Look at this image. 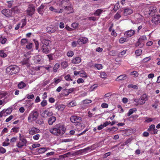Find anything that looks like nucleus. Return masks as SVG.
<instances>
[{
	"label": "nucleus",
	"instance_id": "obj_28",
	"mask_svg": "<svg viewBox=\"0 0 160 160\" xmlns=\"http://www.w3.org/2000/svg\"><path fill=\"white\" fill-rule=\"evenodd\" d=\"M49 9L51 11H53L55 12L58 13H60L61 12L59 11L58 9L54 8V7L52 6L50 7L49 8Z\"/></svg>",
	"mask_w": 160,
	"mask_h": 160
},
{
	"label": "nucleus",
	"instance_id": "obj_29",
	"mask_svg": "<svg viewBox=\"0 0 160 160\" xmlns=\"http://www.w3.org/2000/svg\"><path fill=\"white\" fill-rule=\"evenodd\" d=\"M26 84L23 82H21L18 85V87L19 88L22 89L26 86Z\"/></svg>",
	"mask_w": 160,
	"mask_h": 160
},
{
	"label": "nucleus",
	"instance_id": "obj_55",
	"mask_svg": "<svg viewBox=\"0 0 160 160\" xmlns=\"http://www.w3.org/2000/svg\"><path fill=\"white\" fill-rule=\"evenodd\" d=\"M47 105V101L46 100H43L41 103V105L44 107Z\"/></svg>",
	"mask_w": 160,
	"mask_h": 160
},
{
	"label": "nucleus",
	"instance_id": "obj_26",
	"mask_svg": "<svg viewBox=\"0 0 160 160\" xmlns=\"http://www.w3.org/2000/svg\"><path fill=\"white\" fill-rule=\"evenodd\" d=\"M35 121V122L38 124L41 125L44 123L43 119L42 118L37 119Z\"/></svg>",
	"mask_w": 160,
	"mask_h": 160
},
{
	"label": "nucleus",
	"instance_id": "obj_34",
	"mask_svg": "<svg viewBox=\"0 0 160 160\" xmlns=\"http://www.w3.org/2000/svg\"><path fill=\"white\" fill-rule=\"evenodd\" d=\"M158 131V130L155 128H154L149 132L152 134H156L157 133Z\"/></svg>",
	"mask_w": 160,
	"mask_h": 160
},
{
	"label": "nucleus",
	"instance_id": "obj_24",
	"mask_svg": "<svg viewBox=\"0 0 160 160\" xmlns=\"http://www.w3.org/2000/svg\"><path fill=\"white\" fill-rule=\"evenodd\" d=\"M144 45V43L143 42L138 40V41L136 43L135 46L136 47L138 46L140 48H142L143 47Z\"/></svg>",
	"mask_w": 160,
	"mask_h": 160
},
{
	"label": "nucleus",
	"instance_id": "obj_39",
	"mask_svg": "<svg viewBox=\"0 0 160 160\" xmlns=\"http://www.w3.org/2000/svg\"><path fill=\"white\" fill-rule=\"evenodd\" d=\"M64 78L65 80L68 81H72V78L69 74H68Z\"/></svg>",
	"mask_w": 160,
	"mask_h": 160
},
{
	"label": "nucleus",
	"instance_id": "obj_19",
	"mask_svg": "<svg viewBox=\"0 0 160 160\" xmlns=\"http://www.w3.org/2000/svg\"><path fill=\"white\" fill-rule=\"evenodd\" d=\"M56 120V118L55 116H52L48 118V123L50 125H52Z\"/></svg>",
	"mask_w": 160,
	"mask_h": 160
},
{
	"label": "nucleus",
	"instance_id": "obj_40",
	"mask_svg": "<svg viewBox=\"0 0 160 160\" xmlns=\"http://www.w3.org/2000/svg\"><path fill=\"white\" fill-rule=\"evenodd\" d=\"M76 102L75 101H72L69 102L68 105L69 107H73L75 106L76 105Z\"/></svg>",
	"mask_w": 160,
	"mask_h": 160
},
{
	"label": "nucleus",
	"instance_id": "obj_56",
	"mask_svg": "<svg viewBox=\"0 0 160 160\" xmlns=\"http://www.w3.org/2000/svg\"><path fill=\"white\" fill-rule=\"evenodd\" d=\"M95 67L97 68L98 70H100L102 69V64H97L95 65Z\"/></svg>",
	"mask_w": 160,
	"mask_h": 160
},
{
	"label": "nucleus",
	"instance_id": "obj_46",
	"mask_svg": "<svg viewBox=\"0 0 160 160\" xmlns=\"http://www.w3.org/2000/svg\"><path fill=\"white\" fill-rule=\"evenodd\" d=\"M40 146V144H33L32 145V148H31L30 147L29 149L30 150H32L33 149L35 148L38 147Z\"/></svg>",
	"mask_w": 160,
	"mask_h": 160
},
{
	"label": "nucleus",
	"instance_id": "obj_44",
	"mask_svg": "<svg viewBox=\"0 0 160 160\" xmlns=\"http://www.w3.org/2000/svg\"><path fill=\"white\" fill-rule=\"evenodd\" d=\"M147 40V38L145 35L142 36L140 37L138 39V40L141 41L143 42V41L146 40Z\"/></svg>",
	"mask_w": 160,
	"mask_h": 160
},
{
	"label": "nucleus",
	"instance_id": "obj_35",
	"mask_svg": "<svg viewBox=\"0 0 160 160\" xmlns=\"http://www.w3.org/2000/svg\"><path fill=\"white\" fill-rule=\"evenodd\" d=\"M130 75L133 76L135 77H138V72L136 71H134L131 72L130 73Z\"/></svg>",
	"mask_w": 160,
	"mask_h": 160
},
{
	"label": "nucleus",
	"instance_id": "obj_53",
	"mask_svg": "<svg viewBox=\"0 0 160 160\" xmlns=\"http://www.w3.org/2000/svg\"><path fill=\"white\" fill-rule=\"evenodd\" d=\"M61 65L64 68H65L68 66V63L66 62H63L61 63Z\"/></svg>",
	"mask_w": 160,
	"mask_h": 160
},
{
	"label": "nucleus",
	"instance_id": "obj_18",
	"mask_svg": "<svg viewBox=\"0 0 160 160\" xmlns=\"http://www.w3.org/2000/svg\"><path fill=\"white\" fill-rule=\"evenodd\" d=\"M72 62L73 64H77L80 63L81 62V58L79 57H76L73 58L72 60Z\"/></svg>",
	"mask_w": 160,
	"mask_h": 160
},
{
	"label": "nucleus",
	"instance_id": "obj_23",
	"mask_svg": "<svg viewBox=\"0 0 160 160\" xmlns=\"http://www.w3.org/2000/svg\"><path fill=\"white\" fill-rule=\"evenodd\" d=\"M65 107V106L63 104H60L56 106V109L59 111H62L63 110Z\"/></svg>",
	"mask_w": 160,
	"mask_h": 160
},
{
	"label": "nucleus",
	"instance_id": "obj_49",
	"mask_svg": "<svg viewBox=\"0 0 160 160\" xmlns=\"http://www.w3.org/2000/svg\"><path fill=\"white\" fill-rule=\"evenodd\" d=\"M19 131V128L17 127H14L12 128L11 130V132H17Z\"/></svg>",
	"mask_w": 160,
	"mask_h": 160
},
{
	"label": "nucleus",
	"instance_id": "obj_52",
	"mask_svg": "<svg viewBox=\"0 0 160 160\" xmlns=\"http://www.w3.org/2000/svg\"><path fill=\"white\" fill-rule=\"evenodd\" d=\"M65 90L66 91V92L67 91V95H68L70 93L72 92H73L74 91V89L73 88H70L68 89H66Z\"/></svg>",
	"mask_w": 160,
	"mask_h": 160
},
{
	"label": "nucleus",
	"instance_id": "obj_45",
	"mask_svg": "<svg viewBox=\"0 0 160 160\" xmlns=\"http://www.w3.org/2000/svg\"><path fill=\"white\" fill-rule=\"evenodd\" d=\"M128 41L127 39L124 38H121L119 39V42L121 43H123L125 42Z\"/></svg>",
	"mask_w": 160,
	"mask_h": 160
},
{
	"label": "nucleus",
	"instance_id": "obj_5",
	"mask_svg": "<svg viewBox=\"0 0 160 160\" xmlns=\"http://www.w3.org/2000/svg\"><path fill=\"white\" fill-rule=\"evenodd\" d=\"M71 121L74 123H79L82 121V118L81 117L76 116H72L70 118Z\"/></svg>",
	"mask_w": 160,
	"mask_h": 160
},
{
	"label": "nucleus",
	"instance_id": "obj_3",
	"mask_svg": "<svg viewBox=\"0 0 160 160\" xmlns=\"http://www.w3.org/2000/svg\"><path fill=\"white\" fill-rule=\"evenodd\" d=\"M148 95L146 94H143L139 98L138 102L136 99H134V100L135 102H138V104L142 105L144 104L148 100Z\"/></svg>",
	"mask_w": 160,
	"mask_h": 160
},
{
	"label": "nucleus",
	"instance_id": "obj_16",
	"mask_svg": "<svg viewBox=\"0 0 160 160\" xmlns=\"http://www.w3.org/2000/svg\"><path fill=\"white\" fill-rule=\"evenodd\" d=\"M49 46H42V49L43 52L47 54L50 51V48Z\"/></svg>",
	"mask_w": 160,
	"mask_h": 160
},
{
	"label": "nucleus",
	"instance_id": "obj_32",
	"mask_svg": "<svg viewBox=\"0 0 160 160\" xmlns=\"http://www.w3.org/2000/svg\"><path fill=\"white\" fill-rule=\"evenodd\" d=\"M121 12L119 11L116 14L114 15V18L115 19L118 20L121 17L120 13Z\"/></svg>",
	"mask_w": 160,
	"mask_h": 160
},
{
	"label": "nucleus",
	"instance_id": "obj_9",
	"mask_svg": "<svg viewBox=\"0 0 160 160\" xmlns=\"http://www.w3.org/2000/svg\"><path fill=\"white\" fill-rule=\"evenodd\" d=\"M40 132V130L38 128L32 127L29 130V133L32 135H33L36 133H37Z\"/></svg>",
	"mask_w": 160,
	"mask_h": 160
},
{
	"label": "nucleus",
	"instance_id": "obj_4",
	"mask_svg": "<svg viewBox=\"0 0 160 160\" xmlns=\"http://www.w3.org/2000/svg\"><path fill=\"white\" fill-rule=\"evenodd\" d=\"M26 12L28 15L32 17L34 13L35 12L34 6L32 4H29L28 6V9Z\"/></svg>",
	"mask_w": 160,
	"mask_h": 160
},
{
	"label": "nucleus",
	"instance_id": "obj_22",
	"mask_svg": "<svg viewBox=\"0 0 160 160\" xmlns=\"http://www.w3.org/2000/svg\"><path fill=\"white\" fill-rule=\"evenodd\" d=\"M41 42L43 44L42 46H48L49 43L51 42L50 40L45 38H42Z\"/></svg>",
	"mask_w": 160,
	"mask_h": 160
},
{
	"label": "nucleus",
	"instance_id": "obj_59",
	"mask_svg": "<svg viewBox=\"0 0 160 160\" xmlns=\"http://www.w3.org/2000/svg\"><path fill=\"white\" fill-rule=\"evenodd\" d=\"M89 149V147H88L87 148H85V149H83L80 150L78 151L77 152H79L78 153H81L82 152H86L87 150Z\"/></svg>",
	"mask_w": 160,
	"mask_h": 160
},
{
	"label": "nucleus",
	"instance_id": "obj_21",
	"mask_svg": "<svg viewBox=\"0 0 160 160\" xmlns=\"http://www.w3.org/2000/svg\"><path fill=\"white\" fill-rule=\"evenodd\" d=\"M127 78V75L126 74L121 75L119 76L116 79V81H120L126 79Z\"/></svg>",
	"mask_w": 160,
	"mask_h": 160
},
{
	"label": "nucleus",
	"instance_id": "obj_36",
	"mask_svg": "<svg viewBox=\"0 0 160 160\" xmlns=\"http://www.w3.org/2000/svg\"><path fill=\"white\" fill-rule=\"evenodd\" d=\"M100 77L102 78H106L107 76V74L104 72H101L100 73Z\"/></svg>",
	"mask_w": 160,
	"mask_h": 160
},
{
	"label": "nucleus",
	"instance_id": "obj_7",
	"mask_svg": "<svg viewBox=\"0 0 160 160\" xmlns=\"http://www.w3.org/2000/svg\"><path fill=\"white\" fill-rule=\"evenodd\" d=\"M19 70V68L16 65H11V75L18 73Z\"/></svg>",
	"mask_w": 160,
	"mask_h": 160
},
{
	"label": "nucleus",
	"instance_id": "obj_57",
	"mask_svg": "<svg viewBox=\"0 0 160 160\" xmlns=\"http://www.w3.org/2000/svg\"><path fill=\"white\" fill-rule=\"evenodd\" d=\"M6 152V150L4 148L0 147V153L3 154L5 153Z\"/></svg>",
	"mask_w": 160,
	"mask_h": 160
},
{
	"label": "nucleus",
	"instance_id": "obj_47",
	"mask_svg": "<svg viewBox=\"0 0 160 160\" xmlns=\"http://www.w3.org/2000/svg\"><path fill=\"white\" fill-rule=\"evenodd\" d=\"M7 56V54L4 52V51L2 50L0 51V56L2 57L5 58Z\"/></svg>",
	"mask_w": 160,
	"mask_h": 160
},
{
	"label": "nucleus",
	"instance_id": "obj_61",
	"mask_svg": "<svg viewBox=\"0 0 160 160\" xmlns=\"http://www.w3.org/2000/svg\"><path fill=\"white\" fill-rule=\"evenodd\" d=\"M154 128H155V125L154 124H152L149 126L148 130L149 132Z\"/></svg>",
	"mask_w": 160,
	"mask_h": 160
},
{
	"label": "nucleus",
	"instance_id": "obj_13",
	"mask_svg": "<svg viewBox=\"0 0 160 160\" xmlns=\"http://www.w3.org/2000/svg\"><path fill=\"white\" fill-rule=\"evenodd\" d=\"M2 12L6 17L9 18L10 16V10L9 9H3Z\"/></svg>",
	"mask_w": 160,
	"mask_h": 160
},
{
	"label": "nucleus",
	"instance_id": "obj_15",
	"mask_svg": "<svg viewBox=\"0 0 160 160\" xmlns=\"http://www.w3.org/2000/svg\"><path fill=\"white\" fill-rule=\"evenodd\" d=\"M44 7L45 6L43 5V4H42L38 8L37 10L38 12L42 16L43 15V12H44L43 9Z\"/></svg>",
	"mask_w": 160,
	"mask_h": 160
},
{
	"label": "nucleus",
	"instance_id": "obj_43",
	"mask_svg": "<svg viewBox=\"0 0 160 160\" xmlns=\"http://www.w3.org/2000/svg\"><path fill=\"white\" fill-rule=\"evenodd\" d=\"M128 88H132L136 89H138V87L137 85L133 84L128 85Z\"/></svg>",
	"mask_w": 160,
	"mask_h": 160
},
{
	"label": "nucleus",
	"instance_id": "obj_1",
	"mask_svg": "<svg viewBox=\"0 0 160 160\" xmlns=\"http://www.w3.org/2000/svg\"><path fill=\"white\" fill-rule=\"evenodd\" d=\"M64 127L62 124L58 123L50 128L49 131L52 134L56 136L61 135L65 132V129Z\"/></svg>",
	"mask_w": 160,
	"mask_h": 160
},
{
	"label": "nucleus",
	"instance_id": "obj_12",
	"mask_svg": "<svg viewBox=\"0 0 160 160\" xmlns=\"http://www.w3.org/2000/svg\"><path fill=\"white\" fill-rule=\"evenodd\" d=\"M133 12V11L131 9L128 8H126L124 9L123 15L124 16L129 15Z\"/></svg>",
	"mask_w": 160,
	"mask_h": 160
},
{
	"label": "nucleus",
	"instance_id": "obj_50",
	"mask_svg": "<svg viewBox=\"0 0 160 160\" xmlns=\"http://www.w3.org/2000/svg\"><path fill=\"white\" fill-rule=\"evenodd\" d=\"M67 55L69 57H71L74 55V53L72 51H69L67 53Z\"/></svg>",
	"mask_w": 160,
	"mask_h": 160
},
{
	"label": "nucleus",
	"instance_id": "obj_17",
	"mask_svg": "<svg viewBox=\"0 0 160 160\" xmlns=\"http://www.w3.org/2000/svg\"><path fill=\"white\" fill-rule=\"evenodd\" d=\"M42 59V56L39 55H37L34 56V60L36 63H39Z\"/></svg>",
	"mask_w": 160,
	"mask_h": 160
},
{
	"label": "nucleus",
	"instance_id": "obj_37",
	"mask_svg": "<svg viewBox=\"0 0 160 160\" xmlns=\"http://www.w3.org/2000/svg\"><path fill=\"white\" fill-rule=\"evenodd\" d=\"M47 151L46 148H39L38 150V152L39 153H43Z\"/></svg>",
	"mask_w": 160,
	"mask_h": 160
},
{
	"label": "nucleus",
	"instance_id": "obj_33",
	"mask_svg": "<svg viewBox=\"0 0 160 160\" xmlns=\"http://www.w3.org/2000/svg\"><path fill=\"white\" fill-rule=\"evenodd\" d=\"M60 66L59 63H57L54 66L53 68V71L54 72H56L57 71L58 68Z\"/></svg>",
	"mask_w": 160,
	"mask_h": 160
},
{
	"label": "nucleus",
	"instance_id": "obj_51",
	"mask_svg": "<svg viewBox=\"0 0 160 160\" xmlns=\"http://www.w3.org/2000/svg\"><path fill=\"white\" fill-rule=\"evenodd\" d=\"M10 114V111H9V108L5 109V117Z\"/></svg>",
	"mask_w": 160,
	"mask_h": 160
},
{
	"label": "nucleus",
	"instance_id": "obj_14",
	"mask_svg": "<svg viewBox=\"0 0 160 160\" xmlns=\"http://www.w3.org/2000/svg\"><path fill=\"white\" fill-rule=\"evenodd\" d=\"M57 28L56 27H48L47 28V32L49 33H52L54 32L57 30Z\"/></svg>",
	"mask_w": 160,
	"mask_h": 160
},
{
	"label": "nucleus",
	"instance_id": "obj_62",
	"mask_svg": "<svg viewBox=\"0 0 160 160\" xmlns=\"http://www.w3.org/2000/svg\"><path fill=\"white\" fill-rule=\"evenodd\" d=\"M26 48L28 49H30L32 47V43L31 42L28 43V44L26 46Z\"/></svg>",
	"mask_w": 160,
	"mask_h": 160
},
{
	"label": "nucleus",
	"instance_id": "obj_27",
	"mask_svg": "<svg viewBox=\"0 0 160 160\" xmlns=\"http://www.w3.org/2000/svg\"><path fill=\"white\" fill-rule=\"evenodd\" d=\"M7 41V39L2 37L1 35H0V43L2 44H5Z\"/></svg>",
	"mask_w": 160,
	"mask_h": 160
},
{
	"label": "nucleus",
	"instance_id": "obj_6",
	"mask_svg": "<svg viewBox=\"0 0 160 160\" xmlns=\"http://www.w3.org/2000/svg\"><path fill=\"white\" fill-rule=\"evenodd\" d=\"M27 141L24 138H20L19 142L17 144V147L20 148H22L23 146H26Z\"/></svg>",
	"mask_w": 160,
	"mask_h": 160
},
{
	"label": "nucleus",
	"instance_id": "obj_54",
	"mask_svg": "<svg viewBox=\"0 0 160 160\" xmlns=\"http://www.w3.org/2000/svg\"><path fill=\"white\" fill-rule=\"evenodd\" d=\"M88 19L89 21L92 20L93 21H95L96 20V18L94 17H91L87 18L85 19Z\"/></svg>",
	"mask_w": 160,
	"mask_h": 160
},
{
	"label": "nucleus",
	"instance_id": "obj_11",
	"mask_svg": "<svg viewBox=\"0 0 160 160\" xmlns=\"http://www.w3.org/2000/svg\"><path fill=\"white\" fill-rule=\"evenodd\" d=\"M135 31L130 30L126 31L125 32V35L128 38L130 37L133 35L135 33Z\"/></svg>",
	"mask_w": 160,
	"mask_h": 160
},
{
	"label": "nucleus",
	"instance_id": "obj_30",
	"mask_svg": "<svg viewBox=\"0 0 160 160\" xmlns=\"http://www.w3.org/2000/svg\"><path fill=\"white\" fill-rule=\"evenodd\" d=\"M137 109L136 108H132L130 109L128 113H127V116L128 117H129L134 112L136 111Z\"/></svg>",
	"mask_w": 160,
	"mask_h": 160
},
{
	"label": "nucleus",
	"instance_id": "obj_58",
	"mask_svg": "<svg viewBox=\"0 0 160 160\" xmlns=\"http://www.w3.org/2000/svg\"><path fill=\"white\" fill-rule=\"evenodd\" d=\"M48 111L45 110L44 111L42 112L41 114V116L42 118H45L46 117V114L47 112Z\"/></svg>",
	"mask_w": 160,
	"mask_h": 160
},
{
	"label": "nucleus",
	"instance_id": "obj_25",
	"mask_svg": "<svg viewBox=\"0 0 160 160\" xmlns=\"http://www.w3.org/2000/svg\"><path fill=\"white\" fill-rule=\"evenodd\" d=\"M149 14H153L156 11V9L155 7H151L149 8Z\"/></svg>",
	"mask_w": 160,
	"mask_h": 160
},
{
	"label": "nucleus",
	"instance_id": "obj_60",
	"mask_svg": "<svg viewBox=\"0 0 160 160\" xmlns=\"http://www.w3.org/2000/svg\"><path fill=\"white\" fill-rule=\"evenodd\" d=\"M39 137L40 135L39 134H37L34 136L33 137V138L35 140H38L39 139Z\"/></svg>",
	"mask_w": 160,
	"mask_h": 160
},
{
	"label": "nucleus",
	"instance_id": "obj_64",
	"mask_svg": "<svg viewBox=\"0 0 160 160\" xmlns=\"http://www.w3.org/2000/svg\"><path fill=\"white\" fill-rule=\"evenodd\" d=\"M146 119L145 120V122H149L152 121L153 120L151 118H148L146 117Z\"/></svg>",
	"mask_w": 160,
	"mask_h": 160
},
{
	"label": "nucleus",
	"instance_id": "obj_38",
	"mask_svg": "<svg viewBox=\"0 0 160 160\" xmlns=\"http://www.w3.org/2000/svg\"><path fill=\"white\" fill-rule=\"evenodd\" d=\"M28 42V40L26 38H23L21 41V43L22 45H25Z\"/></svg>",
	"mask_w": 160,
	"mask_h": 160
},
{
	"label": "nucleus",
	"instance_id": "obj_31",
	"mask_svg": "<svg viewBox=\"0 0 160 160\" xmlns=\"http://www.w3.org/2000/svg\"><path fill=\"white\" fill-rule=\"evenodd\" d=\"M103 10L101 9H98L94 13V15L96 16H99L100 14L102 12Z\"/></svg>",
	"mask_w": 160,
	"mask_h": 160
},
{
	"label": "nucleus",
	"instance_id": "obj_41",
	"mask_svg": "<svg viewBox=\"0 0 160 160\" xmlns=\"http://www.w3.org/2000/svg\"><path fill=\"white\" fill-rule=\"evenodd\" d=\"M142 50L141 49H138L135 51V53L136 55L139 56L141 55L142 53Z\"/></svg>",
	"mask_w": 160,
	"mask_h": 160
},
{
	"label": "nucleus",
	"instance_id": "obj_48",
	"mask_svg": "<svg viewBox=\"0 0 160 160\" xmlns=\"http://www.w3.org/2000/svg\"><path fill=\"white\" fill-rule=\"evenodd\" d=\"M120 7L119 4L118 3H117L115 4L113 10L114 11H116Z\"/></svg>",
	"mask_w": 160,
	"mask_h": 160
},
{
	"label": "nucleus",
	"instance_id": "obj_63",
	"mask_svg": "<svg viewBox=\"0 0 160 160\" xmlns=\"http://www.w3.org/2000/svg\"><path fill=\"white\" fill-rule=\"evenodd\" d=\"M111 123V122L110 121L108 122L106 121L104 123L102 124L103 126V127L104 128V127H106L109 124H110Z\"/></svg>",
	"mask_w": 160,
	"mask_h": 160
},
{
	"label": "nucleus",
	"instance_id": "obj_2",
	"mask_svg": "<svg viewBox=\"0 0 160 160\" xmlns=\"http://www.w3.org/2000/svg\"><path fill=\"white\" fill-rule=\"evenodd\" d=\"M39 114L36 111H32L29 114L28 117V121L29 122H32L37 118Z\"/></svg>",
	"mask_w": 160,
	"mask_h": 160
},
{
	"label": "nucleus",
	"instance_id": "obj_10",
	"mask_svg": "<svg viewBox=\"0 0 160 160\" xmlns=\"http://www.w3.org/2000/svg\"><path fill=\"white\" fill-rule=\"evenodd\" d=\"M88 40L87 38H80L77 41V43L79 45L86 43Z\"/></svg>",
	"mask_w": 160,
	"mask_h": 160
},
{
	"label": "nucleus",
	"instance_id": "obj_42",
	"mask_svg": "<svg viewBox=\"0 0 160 160\" xmlns=\"http://www.w3.org/2000/svg\"><path fill=\"white\" fill-rule=\"evenodd\" d=\"M29 58H26L24 59L23 61L21 62L22 64L25 65L28 63Z\"/></svg>",
	"mask_w": 160,
	"mask_h": 160
},
{
	"label": "nucleus",
	"instance_id": "obj_20",
	"mask_svg": "<svg viewBox=\"0 0 160 160\" xmlns=\"http://www.w3.org/2000/svg\"><path fill=\"white\" fill-rule=\"evenodd\" d=\"M64 8L67 11L69 12V13H72L74 11L72 6L70 4H68V6L65 7Z\"/></svg>",
	"mask_w": 160,
	"mask_h": 160
},
{
	"label": "nucleus",
	"instance_id": "obj_8",
	"mask_svg": "<svg viewBox=\"0 0 160 160\" xmlns=\"http://www.w3.org/2000/svg\"><path fill=\"white\" fill-rule=\"evenodd\" d=\"M152 22L155 24H158L160 22V16L154 15L152 18Z\"/></svg>",
	"mask_w": 160,
	"mask_h": 160
}]
</instances>
